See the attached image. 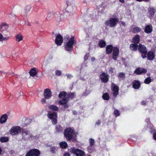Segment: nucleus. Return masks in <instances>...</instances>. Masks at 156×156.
Here are the masks:
<instances>
[{
	"mask_svg": "<svg viewBox=\"0 0 156 156\" xmlns=\"http://www.w3.org/2000/svg\"><path fill=\"white\" fill-rule=\"evenodd\" d=\"M64 136L67 141H70L71 140L75 142L76 140L74 139L75 136V130L73 127H69L66 128L64 133Z\"/></svg>",
	"mask_w": 156,
	"mask_h": 156,
	"instance_id": "f257e3e1",
	"label": "nucleus"
},
{
	"mask_svg": "<svg viewBox=\"0 0 156 156\" xmlns=\"http://www.w3.org/2000/svg\"><path fill=\"white\" fill-rule=\"evenodd\" d=\"M74 37H72L65 44V48L68 51H71L73 49V45L75 43Z\"/></svg>",
	"mask_w": 156,
	"mask_h": 156,
	"instance_id": "f03ea898",
	"label": "nucleus"
},
{
	"mask_svg": "<svg viewBox=\"0 0 156 156\" xmlns=\"http://www.w3.org/2000/svg\"><path fill=\"white\" fill-rule=\"evenodd\" d=\"M22 139L24 140H30L33 137V136L30 131L26 129H23L21 130Z\"/></svg>",
	"mask_w": 156,
	"mask_h": 156,
	"instance_id": "7ed1b4c3",
	"label": "nucleus"
},
{
	"mask_svg": "<svg viewBox=\"0 0 156 156\" xmlns=\"http://www.w3.org/2000/svg\"><path fill=\"white\" fill-rule=\"evenodd\" d=\"M138 50L143 58H145L147 57V49L144 45L141 44H139L138 45Z\"/></svg>",
	"mask_w": 156,
	"mask_h": 156,
	"instance_id": "20e7f679",
	"label": "nucleus"
},
{
	"mask_svg": "<svg viewBox=\"0 0 156 156\" xmlns=\"http://www.w3.org/2000/svg\"><path fill=\"white\" fill-rule=\"evenodd\" d=\"M118 21L119 20L117 18H110L109 20L106 21L105 24L107 26L112 27L116 26Z\"/></svg>",
	"mask_w": 156,
	"mask_h": 156,
	"instance_id": "39448f33",
	"label": "nucleus"
},
{
	"mask_svg": "<svg viewBox=\"0 0 156 156\" xmlns=\"http://www.w3.org/2000/svg\"><path fill=\"white\" fill-rule=\"evenodd\" d=\"M47 116L49 119L51 120L52 124L55 125L57 124L58 121V116L56 112H54L52 113H48Z\"/></svg>",
	"mask_w": 156,
	"mask_h": 156,
	"instance_id": "423d86ee",
	"label": "nucleus"
},
{
	"mask_svg": "<svg viewBox=\"0 0 156 156\" xmlns=\"http://www.w3.org/2000/svg\"><path fill=\"white\" fill-rule=\"evenodd\" d=\"M70 152L76 156H85L86 154L84 151L78 148H76L74 147L71 148Z\"/></svg>",
	"mask_w": 156,
	"mask_h": 156,
	"instance_id": "0eeeda50",
	"label": "nucleus"
},
{
	"mask_svg": "<svg viewBox=\"0 0 156 156\" xmlns=\"http://www.w3.org/2000/svg\"><path fill=\"white\" fill-rule=\"evenodd\" d=\"M40 154L41 152L39 150L32 149L27 153L25 156H40Z\"/></svg>",
	"mask_w": 156,
	"mask_h": 156,
	"instance_id": "6e6552de",
	"label": "nucleus"
},
{
	"mask_svg": "<svg viewBox=\"0 0 156 156\" xmlns=\"http://www.w3.org/2000/svg\"><path fill=\"white\" fill-rule=\"evenodd\" d=\"M21 128L19 126H15L12 127L10 129V134L12 135H16L22 130Z\"/></svg>",
	"mask_w": 156,
	"mask_h": 156,
	"instance_id": "1a4fd4ad",
	"label": "nucleus"
},
{
	"mask_svg": "<svg viewBox=\"0 0 156 156\" xmlns=\"http://www.w3.org/2000/svg\"><path fill=\"white\" fill-rule=\"evenodd\" d=\"M111 87L112 88V91L114 97L116 98L119 94V87L113 83L111 84Z\"/></svg>",
	"mask_w": 156,
	"mask_h": 156,
	"instance_id": "9d476101",
	"label": "nucleus"
},
{
	"mask_svg": "<svg viewBox=\"0 0 156 156\" xmlns=\"http://www.w3.org/2000/svg\"><path fill=\"white\" fill-rule=\"evenodd\" d=\"M75 94L74 93L70 92L67 94L66 98H62V101H64V103H62V104H65L66 102H68L70 99L72 100L75 97Z\"/></svg>",
	"mask_w": 156,
	"mask_h": 156,
	"instance_id": "9b49d317",
	"label": "nucleus"
},
{
	"mask_svg": "<svg viewBox=\"0 0 156 156\" xmlns=\"http://www.w3.org/2000/svg\"><path fill=\"white\" fill-rule=\"evenodd\" d=\"M100 78L104 83H106L108 81L109 76L105 73L103 72L100 75Z\"/></svg>",
	"mask_w": 156,
	"mask_h": 156,
	"instance_id": "f8f14e48",
	"label": "nucleus"
},
{
	"mask_svg": "<svg viewBox=\"0 0 156 156\" xmlns=\"http://www.w3.org/2000/svg\"><path fill=\"white\" fill-rule=\"evenodd\" d=\"M63 41V37L59 34H58L56 36L55 42L58 46L61 45Z\"/></svg>",
	"mask_w": 156,
	"mask_h": 156,
	"instance_id": "ddd939ff",
	"label": "nucleus"
},
{
	"mask_svg": "<svg viewBox=\"0 0 156 156\" xmlns=\"http://www.w3.org/2000/svg\"><path fill=\"white\" fill-rule=\"evenodd\" d=\"M147 72V70L146 69L141 67H138L134 71V73L137 75L146 73Z\"/></svg>",
	"mask_w": 156,
	"mask_h": 156,
	"instance_id": "4468645a",
	"label": "nucleus"
},
{
	"mask_svg": "<svg viewBox=\"0 0 156 156\" xmlns=\"http://www.w3.org/2000/svg\"><path fill=\"white\" fill-rule=\"evenodd\" d=\"M44 95L46 99H50L52 96V93L51 90L49 88L44 89Z\"/></svg>",
	"mask_w": 156,
	"mask_h": 156,
	"instance_id": "2eb2a0df",
	"label": "nucleus"
},
{
	"mask_svg": "<svg viewBox=\"0 0 156 156\" xmlns=\"http://www.w3.org/2000/svg\"><path fill=\"white\" fill-rule=\"evenodd\" d=\"M112 51V58L114 60H116L119 54V48L117 47H114Z\"/></svg>",
	"mask_w": 156,
	"mask_h": 156,
	"instance_id": "dca6fc26",
	"label": "nucleus"
},
{
	"mask_svg": "<svg viewBox=\"0 0 156 156\" xmlns=\"http://www.w3.org/2000/svg\"><path fill=\"white\" fill-rule=\"evenodd\" d=\"M63 127L60 125L58 124L55 126L54 133L56 134H59L63 132Z\"/></svg>",
	"mask_w": 156,
	"mask_h": 156,
	"instance_id": "f3484780",
	"label": "nucleus"
},
{
	"mask_svg": "<svg viewBox=\"0 0 156 156\" xmlns=\"http://www.w3.org/2000/svg\"><path fill=\"white\" fill-rule=\"evenodd\" d=\"M133 87L135 89H139L141 86V83L139 81L134 80L132 83Z\"/></svg>",
	"mask_w": 156,
	"mask_h": 156,
	"instance_id": "a211bd4d",
	"label": "nucleus"
},
{
	"mask_svg": "<svg viewBox=\"0 0 156 156\" xmlns=\"http://www.w3.org/2000/svg\"><path fill=\"white\" fill-rule=\"evenodd\" d=\"M147 59L149 60H153L155 57V54L154 52L151 51H150L147 52Z\"/></svg>",
	"mask_w": 156,
	"mask_h": 156,
	"instance_id": "6ab92c4d",
	"label": "nucleus"
},
{
	"mask_svg": "<svg viewBox=\"0 0 156 156\" xmlns=\"http://www.w3.org/2000/svg\"><path fill=\"white\" fill-rule=\"evenodd\" d=\"M114 48L112 44L107 45L106 47V54L108 55L111 54L114 49Z\"/></svg>",
	"mask_w": 156,
	"mask_h": 156,
	"instance_id": "aec40b11",
	"label": "nucleus"
},
{
	"mask_svg": "<svg viewBox=\"0 0 156 156\" xmlns=\"http://www.w3.org/2000/svg\"><path fill=\"white\" fill-rule=\"evenodd\" d=\"M8 28L9 25L6 23H2L0 24V29L1 31H5Z\"/></svg>",
	"mask_w": 156,
	"mask_h": 156,
	"instance_id": "412c9836",
	"label": "nucleus"
},
{
	"mask_svg": "<svg viewBox=\"0 0 156 156\" xmlns=\"http://www.w3.org/2000/svg\"><path fill=\"white\" fill-rule=\"evenodd\" d=\"M153 31V27L151 25H147L145 27L144 31L147 34H149Z\"/></svg>",
	"mask_w": 156,
	"mask_h": 156,
	"instance_id": "4be33fe9",
	"label": "nucleus"
},
{
	"mask_svg": "<svg viewBox=\"0 0 156 156\" xmlns=\"http://www.w3.org/2000/svg\"><path fill=\"white\" fill-rule=\"evenodd\" d=\"M117 77L119 81H120L125 80L126 78L125 74L124 73L120 72L117 74Z\"/></svg>",
	"mask_w": 156,
	"mask_h": 156,
	"instance_id": "5701e85b",
	"label": "nucleus"
},
{
	"mask_svg": "<svg viewBox=\"0 0 156 156\" xmlns=\"http://www.w3.org/2000/svg\"><path fill=\"white\" fill-rule=\"evenodd\" d=\"M8 118V116L6 114H4L1 116L0 118V123L3 124L5 123Z\"/></svg>",
	"mask_w": 156,
	"mask_h": 156,
	"instance_id": "b1692460",
	"label": "nucleus"
},
{
	"mask_svg": "<svg viewBox=\"0 0 156 156\" xmlns=\"http://www.w3.org/2000/svg\"><path fill=\"white\" fill-rule=\"evenodd\" d=\"M156 12L155 9L154 7H151L148 9V13L151 17H153Z\"/></svg>",
	"mask_w": 156,
	"mask_h": 156,
	"instance_id": "393cba45",
	"label": "nucleus"
},
{
	"mask_svg": "<svg viewBox=\"0 0 156 156\" xmlns=\"http://www.w3.org/2000/svg\"><path fill=\"white\" fill-rule=\"evenodd\" d=\"M138 48L137 44L135 43L131 44L129 46L130 49L132 51H136L138 49Z\"/></svg>",
	"mask_w": 156,
	"mask_h": 156,
	"instance_id": "a878e982",
	"label": "nucleus"
},
{
	"mask_svg": "<svg viewBox=\"0 0 156 156\" xmlns=\"http://www.w3.org/2000/svg\"><path fill=\"white\" fill-rule=\"evenodd\" d=\"M98 45L100 48H103L106 46V42L103 40H100L98 43Z\"/></svg>",
	"mask_w": 156,
	"mask_h": 156,
	"instance_id": "bb28decb",
	"label": "nucleus"
},
{
	"mask_svg": "<svg viewBox=\"0 0 156 156\" xmlns=\"http://www.w3.org/2000/svg\"><path fill=\"white\" fill-rule=\"evenodd\" d=\"M140 41V36L139 35H135L133 38V42L134 43L137 44Z\"/></svg>",
	"mask_w": 156,
	"mask_h": 156,
	"instance_id": "cd10ccee",
	"label": "nucleus"
},
{
	"mask_svg": "<svg viewBox=\"0 0 156 156\" xmlns=\"http://www.w3.org/2000/svg\"><path fill=\"white\" fill-rule=\"evenodd\" d=\"M67 95V93L66 92L64 91H62L59 94L58 97L60 98H66V96Z\"/></svg>",
	"mask_w": 156,
	"mask_h": 156,
	"instance_id": "c85d7f7f",
	"label": "nucleus"
},
{
	"mask_svg": "<svg viewBox=\"0 0 156 156\" xmlns=\"http://www.w3.org/2000/svg\"><path fill=\"white\" fill-rule=\"evenodd\" d=\"M64 101H62V99L58 101V103L60 105H64L62 106V108L63 109H66L68 108L69 105H67V104L68 102H66L65 104H62V103H64Z\"/></svg>",
	"mask_w": 156,
	"mask_h": 156,
	"instance_id": "c756f323",
	"label": "nucleus"
},
{
	"mask_svg": "<svg viewBox=\"0 0 156 156\" xmlns=\"http://www.w3.org/2000/svg\"><path fill=\"white\" fill-rule=\"evenodd\" d=\"M59 145L62 149H66L68 147L67 143L64 141H62L59 143Z\"/></svg>",
	"mask_w": 156,
	"mask_h": 156,
	"instance_id": "7c9ffc66",
	"label": "nucleus"
},
{
	"mask_svg": "<svg viewBox=\"0 0 156 156\" xmlns=\"http://www.w3.org/2000/svg\"><path fill=\"white\" fill-rule=\"evenodd\" d=\"M29 73L30 76H35L37 74V72L34 68L32 69L29 72Z\"/></svg>",
	"mask_w": 156,
	"mask_h": 156,
	"instance_id": "2f4dec72",
	"label": "nucleus"
},
{
	"mask_svg": "<svg viewBox=\"0 0 156 156\" xmlns=\"http://www.w3.org/2000/svg\"><path fill=\"white\" fill-rule=\"evenodd\" d=\"M49 109L52 110L53 111H58V107L55 105H51L49 107Z\"/></svg>",
	"mask_w": 156,
	"mask_h": 156,
	"instance_id": "473e14b6",
	"label": "nucleus"
},
{
	"mask_svg": "<svg viewBox=\"0 0 156 156\" xmlns=\"http://www.w3.org/2000/svg\"><path fill=\"white\" fill-rule=\"evenodd\" d=\"M102 98L104 100L107 101L108 100L110 99L109 94L108 93H104L102 96Z\"/></svg>",
	"mask_w": 156,
	"mask_h": 156,
	"instance_id": "72a5a7b5",
	"label": "nucleus"
},
{
	"mask_svg": "<svg viewBox=\"0 0 156 156\" xmlns=\"http://www.w3.org/2000/svg\"><path fill=\"white\" fill-rule=\"evenodd\" d=\"M95 150L94 146L89 145L87 147V150L90 153H92Z\"/></svg>",
	"mask_w": 156,
	"mask_h": 156,
	"instance_id": "f704fd0d",
	"label": "nucleus"
},
{
	"mask_svg": "<svg viewBox=\"0 0 156 156\" xmlns=\"http://www.w3.org/2000/svg\"><path fill=\"white\" fill-rule=\"evenodd\" d=\"M58 149V147H56L53 146L50 148V151L53 154H55L57 151Z\"/></svg>",
	"mask_w": 156,
	"mask_h": 156,
	"instance_id": "c9c22d12",
	"label": "nucleus"
},
{
	"mask_svg": "<svg viewBox=\"0 0 156 156\" xmlns=\"http://www.w3.org/2000/svg\"><path fill=\"white\" fill-rule=\"evenodd\" d=\"M141 30V29L140 28L138 27H136L133 28L132 32L135 34L140 32Z\"/></svg>",
	"mask_w": 156,
	"mask_h": 156,
	"instance_id": "e433bc0d",
	"label": "nucleus"
},
{
	"mask_svg": "<svg viewBox=\"0 0 156 156\" xmlns=\"http://www.w3.org/2000/svg\"><path fill=\"white\" fill-rule=\"evenodd\" d=\"M16 41L19 42L23 40V37L22 35L19 34L16 36Z\"/></svg>",
	"mask_w": 156,
	"mask_h": 156,
	"instance_id": "4c0bfd02",
	"label": "nucleus"
},
{
	"mask_svg": "<svg viewBox=\"0 0 156 156\" xmlns=\"http://www.w3.org/2000/svg\"><path fill=\"white\" fill-rule=\"evenodd\" d=\"M9 140V138L7 137L3 136L0 138V141L2 143L6 142Z\"/></svg>",
	"mask_w": 156,
	"mask_h": 156,
	"instance_id": "58836bf2",
	"label": "nucleus"
},
{
	"mask_svg": "<svg viewBox=\"0 0 156 156\" xmlns=\"http://www.w3.org/2000/svg\"><path fill=\"white\" fill-rule=\"evenodd\" d=\"M151 82V79L150 77H149L146 78L144 81V83L146 84H148Z\"/></svg>",
	"mask_w": 156,
	"mask_h": 156,
	"instance_id": "ea45409f",
	"label": "nucleus"
},
{
	"mask_svg": "<svg viewBox=\"0 0 156 156\" xmlns=\"http://www.w3.org/2000/svg\"><path fill=\"white\" fill-rule=\"evenodd\" d=\"M89 145L94 146L95 144V141L94 139L90 138L89 139Z\"/></svg>",
	"mask_w": 156,
	"mask_h": 156,
	"instance_id": "a19ab883",
	"label": "nucleus"
},
{
	"mask_svg": "<svg viewBox=\"0 0 156 156\" xmlns=\"http://www.w3.org/2000/svg\"><path fill=\"white\" fill-rule=\"evenodd\" d=\"M114 113L116 117L119 116L120 115L119 111L117 109H115L114 111Z\"/></svg>",
	"mask_w": 156,
	"mask_h": 156,
	"instance_id": "79ce46f5",
	"label": "nucleus"
},
{
	"mask_svg": "<svg viewBox=\"0 0 156 156\" xmlns=\"http://www.w3.org/2000/svg\"><path fill=\"white\" fill-rule=\"evenodd\" d=\"M61 71L59 70H56L55 72V74L56 76H59L61 74Z\"/></svg>",
	"mask_w": 156,
	"mask_h": 156,
	"instance_id": "37998d69",
	"label": "nucleus"
},
{
	"mask_svg": "<svg viewBox=\"0 0 156 156\" xmlns=\"http://www.w3.org/2000/svg\"><path fill=\"white\" fill-rule=\"evenodd\" d=\"M9 38V37H3V36L2 35V39H1V40L0 41H2L4 40H6L8 39Z\"/></svg>",
	"mask_w": 156,
	"mask_h": 156,
	"instance_id": "c03bdc74",
	"label": "nucleus"
},
{
	"mask_svg": "<svg viewBox=\"0 0 156 156\" xmlns=\"http://www.w3.org/2000/svg\"><path fill=\"white\" fill-rule=\"evenodd\" d=\"M109 72L110 73L112 74L114 73L113 69L112 67L110 68L109 70Z\"/></svg>",
	"mask_w": 156,
	"mask_h": 156,
	"instance_id": "a18cd8bd",
	"label": "nucleus"
},
{
	"mask_svg": "<svg viewBox=\"0 0 156 156\" xmlns=\"http://www.w3.org/2000/svg\"><path fill=\"white\" fill-rule=\"evenodd\" d=\"M136 1L138 2H148L150 1V0H136Z\"/></svg>",
	"mask_w": 156,
	"mask_h": 156,
	"instance_id": "49530a36",
	"label": "nucleus"
},
{
	"mask_svg": "<svg viewBox=\"0 0 156 156\" xmlns=\"http://www.w3.org/2000/svg\"><path fill=\"white\" fill-rule=\"evenodd\" d=\"M45 99H46L45 98H43L41 99V102L43 104H44L46 102Z\"/></svg>",
	"mask_w": 156,
	"mask_h": 156,
	"instance_id": "de8ad7c7",
	"label": "nucleus"
},
{
	"mask_svg": "<svg viewBox=\"0 0 156 156\" xmlns=\"http://www.w3.org/2000/svg\"><path fill=\"white\" fill-rule=\"evenodd\" d=\"M101 124V122L100 120H98L95 123V124L98 126H99Z\"/></svg>",
	"mask_w": 156,
	"mask_h": 156,
	"instance_id": "09e8293b",
	"label": "nucleus"
},
{
	"mask_svg": "<svg viewBox=\"0 0 156 156\" xmlns=\"http://www.w3.org/2000/svg\"><path fill=\"white\" fill-rule=\"evenodd\" d=\"M141 104L143 106H145L146 105V103L145 101H143L141 102Z\"/></svg>",
	"mask_w": 156,
	"mask_h": 156,
	"instance_id": "8fccbe9b",
	"label": "nucleus"
},
{
	"mask_svg": "<svg viewBox=\"0 0 156 156\" xmlns=\"http://www.w3.org/2000/svg\"><path fill=\"white\" fill-rule=\"evenodd\" d=\"M6 73L2 71H0V74H1L2 76H4L5 75Z\"/></svg>",
	"mask_w": 156,
	"mask_h": 156,
	"instance_id": "3c124183",
	"label": "nucleus"
},
{
	"mask_svg": "<svg viewBox=\"0 0 156 156\" xmlns=\"http://www.w3.org/2000/svg\"><path fill=\"white\" fill-rule=\"evenodd\" d=\"M88 56L87 55H84V59L85 61L87 60L88 58Z\"/></svg>",
	"mask_w": 156,
	"mask_h": 156,
	"instance_id": "603ef678",
	"label": "nucleus"
},
{
	"mask_svg": "<svg viewBox=\"0 0 156 156\" xmlns=\"http://www.w3.org/2000/svg\"><path fill=\"white\" fill-rule=\"evenodd\" d=\"M64 156H70V155L69 153L66 152L64 154Z\"/></svg>",
	"mask_w": 156,
	"mask_h": 156,
	"instance_id": "864d4df0",
	"label": "nucleus"
},
{
	"mask_svg": "<svg viewBox=\"0 0 156 156\" xmlns=\"http://www.w3.org/2000/svg\"><path fill=\"white\" fill-rule=\"evenodd\" d=\"M66 5H67V6L66 8V10L68 11V12H69V11L68 10V7H69V5H68L69 2H66Z\"/></svg>",
	"mask_w": 156,
	"mask_h": 156,
	"instance_id": "5fc2aeb1",
	"label": "nucleus"
},
{
	"mask_svg": "<svg viewBox=\"0 0 156 156\" xmlns=\"http://www.w3.org/2000/svg\"><path fill=\"white\" fill-rule=\"evenodd\" d=\"M153 137L154 139L156 140V133H154L153 134Z\"/></svg>",
	"mask_w": 156,
	"mask_h": 156,
	"instance_id": "6e6d98bb",
	"label": "nucleus"
},
{
	"mask_svg": "<svg viewBox=\"0 0 156 156\" xmlns=\"http://www.w3.org/2000/svg\"><path fill=\"white\" fill-rule=\"evenodd\" d=\"M66 76H67L68 77H69V78H70V77H72L73 76L71 74H66Z\"/></svg>",
	"mask_w": 156,
	"mask_h": 156,
	"instance_id": "4d7b16f0",
	"label": "nucleus"
},
{
	"mask_svg": "<svg viewBox=\"0 0 156 156\" xmlns=\"http://www.w3.org/2000/svg\"><path fill=\"white\" fill-rule=\"evenodd\" d=\"M121 24L123 26H125L126 25L125 23L123 21H122L121 22Z\"/></svg>",
	"mask_w": 156,
	"mask_h": 156,
	"instance_id": "13d9d810",
	"label": "nucleus"
},
{
	"mask_svg": "<svg viewBox=\"0 0 156 156\" xmlns=\"http://www.w3.org/2000/svg\"><path fill=\"white\" fill-rule=\"evenodd\" d=\"M119 1L122 3H124L125 2L124 0H119Z\"/></svg>",
	"mask_w": 156,
	"mask_h": 156,
	"instance_id": "bf43d9fd",
	"label": "nucleus"
},
{
	"mask_svg": "<svg viewBox=\"0 0 156 156\" xmlns=\"http://www.w3.org/2000/svg\"><path fill=\"white\" fill-rule=\"evenodd\" d=\"M87 95V94H86V92H84V93H83V94H82V96H86Z\"/></svg>",
	"mask_w": 156,
	"mask_h": 156,
	"instance_id": "052dcab7",
	"label": "nucleus"
},
{
	"mask_svg": "<svg viewBox=\"0 0 156 156\" xmlns=\"http://www.w3.org/2000/svg\"><path fill=\"white\" fill-rule=\"evenodd\" d=\"M2 38V35L0 33V41Z\"/></svg>",
	"mask_w": 156,
	"mask_h": 156,
	"instance_id": "680f3d73",
	"label": "nucleus"
},
{
	"mask_svg": "<svg viewBox=\"0 0 156 156\" xmlns=\"http://www.w3.org/2000/svg\"><path fill=\"white\" fill-rule=\"evenodd\" d=\"M2 151V150L1 148V147H0V154H1Z\"/></svg>",
	"mask_w": 156,
	"mask_h": 156,
	"instance_id": "e2e57ef3",
	"label": "nucleus"
},
{
	"mask_svg": "<svg viewBox=\"0 0 156 156\" xmlns=\"http://www.w3.org/2000/svg\"><path fill=\"white\" fill-rule=\"evenodd\" d=\"M28 25L29 26H30V23H28Z\"/></svg>",
	"mask_w": 156,
	"mask_h": 156,
	"instance_id": "0e129e2a",
	"label": "nucleus"
},
{
	"mask_svg": "<svg viewBox=\"0 0 156 156\" xmlns=\"http://www.w3.org/2000/svg\"><path fill=\"white\" fill-rule=\"evenodd\" d=\"M155 131V130L154 129H153V131Z\"/></svg>",
	"mask_w": 156,
	"mask_h": 156,
	"instance_id": "69168bd1",
	"label": "nucleus"
}]
</instances>
